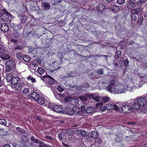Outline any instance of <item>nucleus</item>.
<instances>
[{
  "instance_id": "nucleus-1",
  "label": "nucleus",
  "mask_w": 147,
  "mask_h": 147,
  "mask_svg": "<svg viewBox=\"0 0 147 147\" xmlns=\"http://www.w3.org/2000/svg\"><path fill=\"white\" fill-rule=\"evenodd\" d=\"M127 90L132 91L133 88L131 87L128 86L126 85H123L119 84L115 85V87L113 88L110 92L115 94L122 93Z\"/></svg>"
},
{
  "instance_id": "nucleus-2",
  "label": "nucleus",
  "mask_w": 147,
  "mask_h": 147,
  "mask_svg": "<svg viewBox=\"0 0 147 147\" xmlns=\"http://www.w3.org/2000/svg\"><path fill=\"white\" fill-rule=\"evenodd\" d=\"M2 11L3 13H1V15L0 18L1 21L2 22L7 21L9 20V17H11L12 16L10 13L5 9H2Z\"/></svg>"
},
{
  "instance_id": "nucleus-3",
  "label": "nucleus",
  "mask_w": 147,
  "mask_h": 147,
  "mask_svg": "<svg viewBox=\"0 0 147 147\" xmlns=\"http://www.w3.org/2000/svg\"><path fill=\"white\" fill-rule=\"evenodd\" d=\"M15 62L13 60H9L7 61L5 65L7 67L6 69V72H9L11 71V69L14 68L15 65Z\"/></svg>"
},
{
  "instance_id": "nucleus-4",
  "label": "nucleus",
  "mask_w": 147,
  "mask_h": 147,
  "mask_svg": "<svg viewBox=\"0 0 147 147\" xmlns=\"http://www.w3.org/2000/svg\"><path fill=\"white\" fill-rule=\"evenodd\" d=\"M137 100L138 105H140L142 108L144 107L147 108V101L144 98H140Z\"/></svg>"
},
{
  "instance_id": "nucleus-5",
  "label": "nucleus",
  "mask_w": 147,
  "mask_h": 147,
  "mask_svg": "<svg viewBox=\"0 0 147 147\" xmlns=\"http://www.w3.org/2000/svg\"><path fill=\"white\" fill-rule=\"evenodd\" d=\"M76 132V136L79 137L78 138H80V139H82L83 137L85 136L87 134V132L83 130H80L79 129H77Z\"/></svg>"
},
{
  "instance_id": "nucleus-6",
  "label": "nucleus",
  "mask_w": 147,
  "mask_h": 147,
  "mask_svg": "<svg viewBox=\"0 0 147 147\" xmlns=\"http://www.w3.org/2000/svg\"><path fill=\"white\" fill-rule=\"evenodd\" d=\"M76 109V107H74L72 108H70L69 107L67 106L65 109V111L66 113L70 115H73L75 111L74 110Z\"/></svg>"
},
{
  "instance_id": "nucleus-7",
  "label": "nucleus",
  "mask_w": 147,
  "mask_h": 147,
  "mask_svg": "<svg viewBox=\"0 0 147 147\" xmlns=\"http://www.w3.org/2000/svg\"><path fill=\"white\" fill-rule=\"evenodd\" d=\"M48 77L46 79V85L50 87L54 84L55 80L49 75H48Z\"/></svg>"
},
{
  "instance_id": "nucleus-8",
  "label": "nucleus",
  "mask_w": 147,
  "mask_h": 147,
  "mask_svg": "<svg viewBox=\"0 0 147 147\" xmlns=\"http://www.w3.org/2000/svg\"><path fill=\"white\" fill-rule=\"evenodd\" d=\"M122 111L124 113H129L132 110V108L128 105H124L121 107Z\"/></svg>"
},
{
  "instance_id": "nucleus-9",
  "label": "nucleus",
  "mask_w": 147,
  "mask_h": 147,
  "mask_svg": "<svg viewBox=\"0 0 147 147\" xmlns=\"http://www.w3.org/2000/svg\"><path fill=\"white\" fill-rule=\"evenodd\" d=\"M126 6L129 9L133 8L136 7V3L133 0H129L126 3Z\"/></svg>"
},
{
  "instance_id": "nucleus-10",
  "label": "nucleus",
  "mask_w": 147,
  "mask_h": 147,
  "mask_svg": "<svg viewBox=\"0 0 147 147\" xmlns=\"http://www.w3.org/2000/svg\"><path fill=\"white\" fill-rule=\"evenodd\" d=\"M52 109L54 111L57 113H61L63 111V109L61 105H54Z\"/></svg>"
},
{
  "instance_id": "nucleus-11",
  "label": "nucleus",
  "mask_w": 147,
  "mask_h": 147,
  "mask_svg": "<svg viewBox=\"0 0 147 147\" xmlns=\"http://www.w3.org/2000/svg\"><path fill=\"white\" fill-rule=\"evenodd\" d=\"M1 30L4 32H6L8 31L9 27L8 25L6 23H3L1 27Z\"/></svg>"
},
{
  "instance_id": "nucleus-12",
  "label": "nucleus",
  "mask_w": 147,
  "mask_h": 147,
  "mask_svg": "<svg viewBox=\"0 0 147 147\" xmlns=\"http://www.w3.org/2000/svg\"><path fill=\"white\" fill-rule=\"evenodd\" d=\"M16 129L18 131H19L22 136L24 138H26L30 134L29 132L27 130H24V129Z\"/></svg>"
},
{
  "instance_id": "nucleus-13",
  "label": "nucleus",
  "mask_w": 147,
  "mask_h": 147,
  "mask_svg": "<svg viewBox=\"0 0 147 147\" xmlns=\"http://www.w3.org/2000/svg\"><path fill=\"white\" fill-rule=\"evenodd\" d=\"M96 107L97 108H99L100 110L102 111H104L107 110L106 108V105H103L102 102H99L96 105Z\"/></svg>"
},
{
  "instance_id": "nucleus-14",
  "label": "nucleus",
  "mask_w": 147,
  "mask_h": 147,
  "mask_svg": "<svg viewBox=\"0 0 147 147\" xmlns=\"http://www.w3.org/2000/svg\"><path fill=\"white\" fill-rule=\"evenodd\" d=\"M132 109L135 110H138L140 109H142V108L140 106L138 105L137 100H135L134 102L131 105Z\"/></svg>"
},
{
  "instance_id": "nucleus-15",
  "label": "nucleus",
  "mask_w": 147,
  "mask_h": 147,
  "mask_svg": "<svg viewBox=\"0 0 147 147\" xmlns=\"http://www.w3.org/2000/svg\"><path fill=\"white\" fill-rule=\"evenodd\" d=\"M18 17L20 19L21 22L23 24L26 22L28 18V16L24 15H19Z\"/></svg>"
},
{
  "instance_id": "nucleus-16",
  "label": "nucleus",
  "mask_w": 147,
  "mask_h": 147,
  "mask_svg": "<svg viewBox=\"0 0 147 147\" xmlns=\"http://www.w3.org/2000/svg\"><path fill=\"white\" fill-rule=\"evenodd\" d=\"M86 109L84 105H82L80 108V109H79V110L76 111L78 114L82 115L84 112H85Z\"/></svg>"
},
{
  "instance_id": "nucleus-17",
  "label": "nucleus",
  "mask_w": 147,
  "mask_h": 147,
  "mask_svg": "<svg viewBox=\"0 0 147 147\" xmlns=\"http://www.w3.org/2000/svg\"><path fill=\"white\" fill-rule=\"evenodd\" d=\"M91 96L90 94H87L84 96H80L79 97V98L82 101H86L88 98H90Z\"/></svg>"
},
{
  "instance_id": "nucleus-18",
  "label": "nucleus",
  "mask_w": 147,
  "mask_h": 147,
  "mask_svg": "<svg viewBox=\"0 0 147 147\" xmlns=\"http://www.w3.org/2000/svg\"><path fill=\"white\" fill-rule=\"evenodd\" d=\"M95 109L92 107H88L86 109L85 113L87 114H90L94 112Z\"/></svg>"
},
{
  "instance_id": "nucleus-19",
  "label": "nucleus",
  "mask_w": 147,
  "mask_h": 147,
  "mask_svg": "<svg viewBox=\"0 0 147 147\" xmlns=\"http://www.w3.org/2000/svg\"><path fill=\"white\" fill-rule=\"evenodd\" d=\"M105 7V6L103 3H100L97 6V10L99 12H101L104 10Z\"/></svg>"
},
{
  "instance_id": "nucleus-20",
  "label": "nucleus",
  "mask_w": 147,
  "mask_h": 147,
  "mask_svg": "<svg viewBox=\"0 0 147 147\" xmlns=\"http://www.w3.org/2000/svg\"><path fill=\"white\" fill-rule=\"evenodd\" d=\"M115 81L114 80H112L110 83V85H108L107 87L108 90L111 92L112 91V88H113L115 87Z\"/></svg>"
},
{
  "instance_id": "nucleus-21",
  "label": "nucleus",
  "mask_w": 147,
  "mask_h": 147,
  "mask_svg": "<svg viewBox=\"0 0 147 147\" xmlns=\"http://www.w3.org/2000/svg\"><path fill=\"white\" fill-rule=\"evenodd\" d=\"M19 80V78L17 76H14L13 77L11 82L13 85L16 84L18 82Z\"/></svg>"
},
{
  "instance_id": "nucleus-22",
  "label": "nucleus",
  "mask_w": 147,
  "mask_h": 147,
  "mask_svg": "<svg viewBox=\"0 0 147 147\" xmlns=\"http://www.w3.org/2000/svg\"><path fill=\"white\" fill-rule=\"evenodd\" d=\"M0 57L3 60H6L10 59V56L9 55L4 53L2 55H0Z\"/></svg>"
},
{
  "instance_id": "nucleus-23",
  "label": "nucleus",
  "mask_w": 147,
  "mask_h": 147,
  "mask_svg": "<svg viewBox=\"0 0 147 147\" xmlns=\"http://www.w3.org/2000/svg\"><path fill=\"white\" fill-rule=\"evenodd\" d=\"M31 97L36 100L38 99V98L39 97L38 94L35 92H33L30 94Z\"/></svg>"
},
{
  "instance_id": "nucleus-24",
  "label": "nucleus",
  "mask_w": 147,
  "mask_h": 147,
  "mask_svg": "<svg viewBox=\"0 0 147 147\" xmlns=\"http://www.w3.org/2000/svg\"><path fill=\"white\" fill-rule=\"evenodd\" d=\"M90 136L93 138L97 139L98 136V134L96 131H93L90 134Z\"/></svg>"
},
{
  "instance_id": "nucleus-25",
  "label": "nucleus",
  "mask_w": 147,
  "mask_h": 147,
  "mask_svg": "<svg viewBox=\"0 0 147 147\" xmlns=\"http://www.w3.org/2000/svg\"><path fill=\"white\" fill-rule=\"evenodd\" d=\"M16 84L15 86V88L16 90H20L22 89L23 84L22 83H17Z\"/></svg>"
},
{
  "instance_id": "nucleus-26",
  "label": "nucleus",
  "mask_w": 147,
  "mask_h": 147,
  "mask_svg": "<svg viewBox=\"0 0 147 147\" xmlns=\"http://www.w3.org/2000/svg\"><path fill=\"white\" fill-rule=\"evenodd\" d=\"M38 99L36 100L37 103L40 105H42L44 104L45 102V99L42 97L39 96L38 98Z\"/></svg>"
},
{
  "instance_id": "nucleus-27",
  "label": "nucleus",
  "mask_w": 147,
  "mask_h": 147,
  "mask_svg": "<svg viewBox=\"0 0 147 147\" xmlns=\"http://www.w3.org/2000/svg\"><path fill=\"white\" fill-rule=\"evenodd\" d=\"M111 10L114 12H117L119 9V7L117 6L112 5L110 8Z\"/></svg>"
},
{
  "instance_id": "nucleus-28",
  "label": "nucleus",
  "mask_w": 147,
  "mask_h": 147,
  "mask_svg": "<svg viewBox=\"0 0 147 147\" xmlns=\"http://www.w3.org/2000/svg\"><path fill=\"white\" fill-rule=\"evenodd\" d=\"M79 100L77 98H74L71 100L70 101V104L73 105H75L78 103Z\"/></svg>"
},
{
  "instance_id": "nucleus-29",
  "label": "nucleus",
  "mask_w": 147,
  "mask_h": 147,
  "mask_svg": "<svg viewBox=\"0 0 147 147\" xmlns=\"http://www.w3.org/2000/svg\"><path fill=\"white\" fill-rule=\"evenodd\" d=\"M36 50V48H31L29 49V52L34 55H36L38 51Z\"/></svg>"
},
{
  "instance_id": "nucleus-30",
  "label": "nucleus",
  "mask_w": 147,
  "mask_h": 147,
  "mask_svg": "<svg viewBox=\"0 0 147 147\" xmlns=\"http://www.w3.org/2000/svg\"><path fill=\"white\" fill-rule=\"evenodd\" d=\"M12 78L11 74H7L6 75V79L9 82H11Z\"/></svg>"
},
{
  "instance_id": "nucleus-31",
  "label": "nucleus",
  "mask_w": 147,
  "mask_h": 147,
  "mask_svg": "<svg viewBox=\"0 0 147 147\" xmlns=\"http://www.w3.org/2000/svg\"><path fill=\"white\" fill-rule=\"evenodd\" d=\"M13 37L16 38H18L19 37L20 35V33L18 31V29L13 30Z\"/></svg>"
},
{
  "instance_id": "nucleus-32",
  "label": "nucleus",
  "mask_w": 147,
  "mask_h": 147,
  "mask_svg": "<svg viewBox=\"0 0 147 147\" xmlns=\"http://www.w3.org/2000/svg\"><path fill=\"white\" fill-rule=\"evenodd\" d=\"M10 25L11 28H12L14 30H17L18 29L17 24H15L13 22L10 23Z\"/></svg>"
},
{
  "instance_id": "nucleus-33",
  "label": "nucleus",
  "mask_w": 147,
  "mask_h": 147,
  "mask_svg": "<svg viewBox=\"0 0 147 147\" xmlns=\"http://www.w3.org/2000/svg\"><path fill=\"white\" fill-rule=\"evenodd\" d=\"M11 74V75H12L13 76H17L18 74V72L17 70L14 68L11 69V71L10 72Z\"/></svg>"
},
{
  "instance_id": "nucleus-34",
  "label": "nucleus",
  "mask_w": 147,
  "mask_h": 147,
  "mask_svg": "<svg viewBox=\"0 0 147 147\" xmlns=\"http://www.w3.org/2000/svg\"><path fill=\"white\" fill-rule=\"evenodd\" d=\"M23 60L26 62H28L30 60V57L28 55H25L23 57Z\"/></svg>"
},
{
  "instance_id": "nucleus-35",
  "label": "nucleus",
  "mask_w": 147,
  "mask_h": 147,
  "mask_svg": "<svg viewBox=\"0 0 147 147\" xmlns=\"http://www.w3.org/2000/svg\"><path fill=\"white\" fill-rule=\"evenodd\" d=\"M106 105V108L108 110H110L113 109V103H107L105 104Z\"/></svg>"
},
{
  "instance_id": "nucleus-36",
  "label": "nucleus",
  "mask_w": 147,
  "mask_h": 147,
  "mask_svg": "<svg viewBox=\"0 0 147 147\" xmlns=\"http://www.w3.org/2000/svg\"><path fill=\"white\" fill-rule=\"evenodd\" d=\"M102 142V139L100 138H99L96 142V145H98V147H100L101 145V144Z\"/></svg>"
},
{
  "instance_id": "nucleus-37",
  "label": "nucleus",
  "mask_w": 147,
  "mask_h": 147,
  "mask_svg": "<svg viewBox=\"0 0 147 147\" xmlns=\"http://www.w3.org/2000/svg\"><path fill=\"white\" fill-rule=\"evenodd\" d=\"M90 96H91V97H90V98H92L94 100L97 102H99L100 100V98L98 96H94L93 95L91 94H90Z\"/></svg>"
},
{
  "instance_id": "nucleus-38",
  "label": "nucleus",
  "mask_w": 147,
  "mask_h": 147,
  "mask_svg": "<svg viewBox=\"0 0 147 147\" xmlns=\"http://www.w3.org/2000/svg\"><path fill=\"white\" fill-rule=\"evenodd\" d=\"M8 134L7 131H4V129H0V136H4Z\"/></svg>"
},
{
  "instance_id": "nucleus-39",
  "label": "nucleus",
  "mask_w": 147,
  "mask_h": 147,
  "mask_svg": "<svg viewBox=\"0 0 147 147\" xmlns=\"http://www.w3.org/2000/svg\"><path fill=\"white\" fill-rule=\"evenodd\" d=\"M138 22H138L140 23V25H143V22L144 18L142 16H140L138 18Z\"/></svg>"
},
{
  "instance_id": "nucleus-40",
  "label": "nucleus",
  "mask_w": 147,
  "mask_h": 147,
  "mask_svg": "<svg viewBox=\"0 0 147 147\" xmlns=\"http://www.w3.org/2000/svg\"><path fill=\"white\" fill-rule=\"evenodd\" d=\"M43 5L44 7L46 8L45 9L46 10L49 9L51 7V6L49 3L46 2L44 3Z\"/></svg>"
},
{
  "instance_id": "nucleus-41",
  "label": "nucleus",
  "mask_w": 147,
  "mask_h": 147,
  "mask_svg": "<svg viewBox=\"0 0 147 147\" xmlns=\"http://www.w3.org/2000/svg\"><path fill=\"white\" fill-rule=\"evenodd\" d=\"M37 71L38 73L40 74H42L45 72L44 69L41 67L38 68Z\"/></svg>"
},
{
  "instance_id": "nucleus-42",
  "label": "nucleus",
  "mask_w": 147,
  "mask_h": 147,
  "mask_svg": "<svg viewBox=\"0 0 147 147\" xmlns=\"http://www.w3.org/2000/svg\"><path fill=\"white\" fill-rule=\"evenodd\" d=\"M16 56L17 59H20L22 58L23 55L21 53L19 52L16 54Z\"/></svg>"
},
{
  "instance_id": "nucleus-43",
  "label": "nucleus",
  "mask_w": 147,
  "mask_h": 147,
  "mask_svg": "<svg viewBox=\"0 0 147 147\" xmlns=\"http://www.w3.org/2000/svg\"><path fill=\"white\" fill-rule=\"evenodd\" d=\"M104 70L102 69H99L97 70L96 73L98 75H102L104 74Z\"/></svg>"
},
{
  "instance_id": "nucleus-44",
  "label": "nucleus",
  "mask_w": 147,
  "mask_h": 147,
  "mask_svg": "<svg viewBox=\"0 0 147 147\" xmlns=\"http://www.w3.org/2000/svg\"><path fill=\"white\" fill-rule=\"evenodd\" d=\"M130 16L131 17V22H132V20L135 21L137 19V17L136 15L134 14H131Z\"/></svg>"
},
{
  "instance_id": "nucleus-45",
  "label": "nucleus",
  "mask_w": 147,
  "mask_h": 147,
  "mask_svg": "<svg viewBox=\"0 0 147 147\" xmlns=\"http://www.w3.org/2000/svg\"><path fill=\"white\" fill-rule=\"evenodd\" d=\"M22 92L24 94H27L30 92V89L28 88H25L23 90Z\"/></svg>"
},
{
  "instance_id": "nucleus-46",
  "label": "nucleus",
  "mask_w": 147,
  "mask_h": 147,
  "mask_svg": "<svg viewBox=\"0 0 147 147\" xmlns=\"http://www.w3.org/2000/svg\"><path fill=\"white\" fill-rule=\"evenodd\" d=\"M84 144L82 141H80L78 143L76 147H84Z\"/></svg>"
},
{
  "instance_id": "nucleus-47",
  "label": "nucleus",
  "mask_w": 147,
  "mask_h": 147,
  "mask_svg": "<svg viewBox=\"0 0 147 147\" xmlns=\"http://www.w3.org/2000/svg\"><path fill=\"white\" fill-rule=\"evenodd\" d=\"M65 133L67 134L68 135H70L72 134L73 132V131L72 130V129H66Z\"/></svg>"
},
{
  "instance_id": "nucleus-48",
  "label": "nucleus",
  "mask_w": 147,
  "mask_h": 147,
  "mask_svg": "<svg viewBox=\"0 0 147 147\" xmlns=\"http://www.w3.org/2000/svg\"><path fill=\"white\" fill-rule=\"evenodd\" d=\"M131 14H133L138 15L139 14L136 8H134L131 11Z\"/></svg>"
},
{
  "instance_id": "nucleus-49",
  "label": "nucleus",
  "mask_w": 147,
  "mask_h": 147,
  "mask_svg": "<svg viewBox=\"0 0 147 147\" xmlns=\"http://www.w3.org/2000/svg\"><path fill=\"white\" fill-rule=\"evenodd\" d=\"M6 124V121L5 119H0V124L5 125Z\"/></svg>"
},
{
  "instance_id": "nucleus-50",
  "label": "nucleus",
  "mask_w": 147,
  "mask_h": 147,
  "mask_svg": "<svg viewBox=\"0 0 147 147\" xmlns=\"http://www.w3.org/2000/svg\"><path fill=\"white\" fill-rule=\"evenodd\" d=\"M71 99L70 98L66 97L64 99L65 103L66 104L70 103V101Z\"/></svg>"
},
{
  "instance_id": "nucleus-51",
  "label": "nucleus",
  "mask_w": 147,
  "mask_h": 147,
  "mask_svg": "<svg viewBox=\"0 0 147 147\" xmlns=\"http://www.w3.org/2000/svg\"><path fill=\"white\" fill-rule=\"evenodd\" d=\"M117 2L118 4L122 5L125 3V0H117Z\"/></svg>"
},
{
  "instance_id": "nucleus-52",
  "label": "nucleus",
  "mask_w": 147,
  "mask_h": 147,
  "mask_svg": "<svg viewBox=\"0 0 147 147\" xmlns=\"http://www.w3.org/2000/svg\"><path fill=\"white\" fill-rule=\"evenodd\" d=\"M56 89L60 92H62L64 90L63 89L59 86H58L57 87Z\"/></svg>"
},
{
  "instance_id": "nucleus-53",
  "label": "nucleus",
  "mask_w": 147,
  "mask_h": 147,
  "mask_svg": "<svg viewBox=\"0 0 147 147\" xmlns=\"http://www.w3.org/2000/svg\"><path fill=\"white\" fill-rule=\"evenodd\" d=\"M102 100L104 102H107L109 100V98L107 97H104L102 98Z\"/></svg>"
},
{
  "instance_id": "nucleus-54",
  "label": "nucleus",
  "mask_w": 147,
  "mask_h": 147,
  "mask_svg": "<svg viewBox=\"0 0 147 147\" xmlns=\"http://www.w3.org/2000/svg\"><path fill=\"white\" fill-rule=\"evenodd\" d=\"M106 84V83L105 82H100L99 83L100 85H102L103 87H102V88L105 89V84Z\"/></svg>"
},
{
  "instance_id": "nucleus-55",
  "label": "nucleus",
  "mask_w": 147,
  "mask_h": 147,
  "mask_svg": "<svg viewBox=\"0 0 147 147\" xmlns=\"http://www.w3.org/2000/svg\"><path fill=\"white\" fill-rule=\"evenodd\" d=\"M22 11L24 12H26L27 11L28 9L26 7L24 6H23L22 7Z\"/></svg>"
},
{
  "instance_id": "nucleus-56",
  "label": "nucleus",
  "mask_w": 147,
  "mask_h": 147,
  "mask_svg": "<svg viewBox=\"0 0 147 147\" xmlns=\"http://www.w3.org/2000/svg\"><path fill=\"white\" fill-rule=\"evenodd\" d=\"M121 54V52L120 51H118L117 52L116 54V56L117 57V58H118L120 56Z\"/></svg>"
},
{
  "instance_id": "nucleus-57",
  "label": "nucleus",
  "mask_w": 147,
  "mask_h": 147,
  "mask_svg": "<svg viewBox=\"0 0 147 147\" xmlns=\"http://www.w3.org/2000/svg\"><path fill=\"white\" fill-rule=\"evenodd\" d=\"M57 86H54L51 87V89L53 91V93L54 94L55 96L56 95L55 92V91L56 89Z\"/></svg>"
},
{
  "instance_id": "nucleus-58",
  "label": "nucleus",
  "mask_w": 147,
  "mask_h": 147,
  "mask_svg": "<svg viewBox=\"0 0 147 147\" xmlns=\"http://www.w3.org/2000/svg\"><path fill=\"white\" fill-rule=\"evenodd\" d=\"M21 49L22 47L21 46L19 45H17L14 47V49L15 51H16L17 49L20 50Z\"/></svg>"
},
{
  "instance_id": "nucleus-59",
  "label": "nucleus",
  "mask_w": 147,
  "mask_h": 147,
  "mask_svg": "<svg viewBox=\"0 0 147 147\" xmlns=\"http://www.w3.org/2000/svg\"><path fill=\"white\" fill-rule=\"evenodd\" d=\"M122 139L119 137V136H117L116 139V141L117 142H120L122 141Z\"/></svg>"
},
{
  "instance_id": "nucleus-60",
  "label": "nucleus",
  "mask_w": 147,
  "mask_h": 147,
  "mask_svg": "<svg viewBox=\"0 0 147 147\" xmlns=\"http://www.w3.org/2000/svg\"><path fill=\"white\" fill-rule=\"evenodd\" d=\"M113 109L116 110H118L119 109V107H117V105H114L113 103Z\"/></svg>"
},
{
  "instance_id": "nucleus-61",
  "label": "nucleus",
  "mask_w": 147,
  "mask_h": 147,
  "mask_svg": "<svg viewBox=\"0 0 147 147\" xmlns=\"http://www.w3.org/2000/svg\"><path fill=\"white\" fill-rule=\"evenodd\" d=\"M36 119L38 120L39 122H41L42 121V119H41V118L40 116H36Z\"/></svg>"
},
{
  "instance_id": "nucleus-62",
  "label": "nucleus",
  "mask_w": 147,
  "mask_h": 147,
  "mask_svg": "<svg viewBox=\"0 0 147 147\" xmlns=\"http://www.w3.org/2000/svg\"><path fill=\"white\" fill-rule=\"evenodd\" d=\"M18 40L17 39H14L13 38H12L11 39V42H13L14 43H16Z\"/></svg>"
},
{
  "instance_id": "nucleus-63",
  "label": "nucleus",
  "mask_w": 147,
  "mask_h": 147,
  "mask_svg": "<svg viewBox=\"0 0 147 147\" xmlns=\"http://www.w3.org/2000/svg\"><path fill=\"white\" fill-rule=\"evenodd\" d=\"M129 61L127 59H125L124 60V64L126 66H127L128 65Z\"/></svg>"
},
{
  "instance_id": "nucleus-64",
  "label": "nucleus",
  "mask_w": 147,
  "mask_h": 147,
  "mask_svg": "<svg viewBox=\"0 0 147 147\" xmlns=\"http://www.w3.org/2000/svg\"><path fill=\"white\" fill-rule=\"evenodd\" d=\"M138 11L139 13V14H140L139 12L140 11H142L143 10V9L141 7H139L138 8H136Z\"/></svg>"
}]
</instances>
